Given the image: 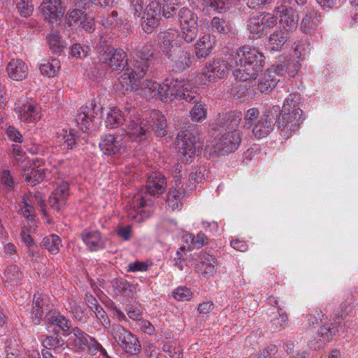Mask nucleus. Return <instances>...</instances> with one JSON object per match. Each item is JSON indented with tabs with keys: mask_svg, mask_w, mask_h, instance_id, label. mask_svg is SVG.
Instances as JSON below:
<instances>
[{
	"mask_svg": "<svg viewBox=\"0 0 358 358\" xmlns=\"http://www.w3.org/2000/svg\"><path fill=\"white\" fill-rule=\"evenodd\" d=\"M148 265L144 262L136 261L131 262L128 264L127 271L136 272V271H145L148 270Z\"/></svg>",
	"mask_w": 358,
	"mask_h": 358,
	"instance_id": "nucleus-60",
	"label": "nucleus"
},
{
	"mask_svg": "<svg viewBox=\"0 0 358 358\" xmlns=\"http://www.w3.org/2000/svg\"><path fill=\"white\" fill-rule=\"evenodd\" d=\"M198 7L204 10L206 7H210L220 13H224L229 8L231 0H197Z\"/></svg>",
	"mask_w": 358,
	"mask_h": 358,
	"instance_id": "nucleus-39",
	"label": "nucleus"
},
{
	"mask_svg": "<svg viewBox=\"0 0 358 358\" xmlns=\"http://www.w3.org/2000/svg\"><path fill=\"white\" fill-rule=\"evenodd\" d=\"M64 0H43L41 3L40 10L44 20L49 23H57L62 17V3Z\"/></svg>",
	"mask_w": 358,
	"mask_h": 358,
	"instance_id": "nucleus-21",
	"label": "nucleus"
},
{
	"mask_svg": "<svg viewBox=\"0 0 358 358\" xmlns=\"http://www.w3.org/2000/svg\"><path fill=\"white\" fill-rule=\"evenodd\" d=\"M199 140L198 129L192 124L182 128L178 134L179 159L182 163L190 164L192 162L196 155V143Z\"/></svg>",
	"mask_w": 358,
	"mask_h": 358,
	"instance_id": "nucleus-7",
	"label": "nucleus"
},
{
	"mask_svg": "<svg viewBox=\"0 0 358 358\" xmlns=\"http://www.w3.org/2000/svg\"><path fill=\"white\" fill-rule=\"evenodd\" d=\"M150 96L159 99L162 101H171L175 99L183 100L187 103L194 104L190 117L194 122H202L206 117L207 109L201 101L199 94L186 80L173 79L170 83L162 84L150 81L147 87Z\"/></svg>",
	"mask_w": 358,
	"mask_h": 358,
	"instance_id": "nucleus-2",
	"label": "nucleus"
},
{
	"mask_svg": "<svg viewBox=\"0 0 358 358\" xmlns=\"http://www.w3.org/2000/svg\"><path fill=\"white\" fill-rule=\"evenodd\" d=\"M99 61L115 71H122L127 64L126 52L120 48L112 46L100 47Z\"/></svg>",
	"mask_w": 358,
	"mask_h": 358,
	"instance_id": "nucleus-10",
	"label": "nucleus"
},
{
	"mask_svg": "<svg viewBox=\"0 0 358 358\" xmlns=\"http://www.w3.org/2000/svg\"><path fill=\"white\" fill-rule=\"evenodd\" d=\"M90 52V48L87 45H83L80 43H75L71 46V55L73 57L83 59Z\"/></svg>",
	"mask_w": 358,
	"mask_h": 358,
	"instance_id": "nucleus-50",
	"label": "nucleus"
},
{
	"mask_svg": "<svg viewBox=\"0 0 358 358\" xmlns=\"http://www.w3.org/2000/svg\"><path fill=\"white\" fill-rule=\"evenodd\" d=\"M289 3L290 0H282L280 5L274 8L273 14L276 21L282 26V29L293 32L299 24V15Z\"/></svg>",
	"mask_w": 358,
	"mask_h": 358,
	"instance_id": "nucleus-13",
	"label": "nucleus"
},
{
	"mask_svg": "<svg viewBox=\"0 0 358 358\" xmlns=\"http://www.w3.org/2000/svg\"><path fill=\"white\" fill-rule=\"evenodd\" d=\"M321 20V15L317 10L313 8H306L304 10L300 29L303 33L311 34L317 29Z\"/></svg>",
	"mask_w": 358,
	"mask_h": 358,
	"instance_id": "nucleus-24",
	"label": "nucleus"
},
{
	"mask_svg": "<svg viewBox=\"0 0 358 358\" xmlns=\"http://www.w3.org/2000/svg\"><path fill=\"white\" fill-rule=\"evenodd\" d=\"M62 136L64 143L67 149L72 150L80 144L83 145L84 142L86 141V136H77L76 133L73 129H71L69 131L64 130Z\"/></svg>",
	"mask_w": 358,
	"mask_h": 358,
	"instance_id": "nucleus-40",
	"label": "nucleus"
},
{
	"mask_svg": "<svg viewBox=\"0 0 358 358\" xmlns=\"http://www.w3.org/2000/svg\"><path fill=\"white\" fill-rule=\"evenodd\" d=\"M151 121V131L153 130L158 136H164L167 134V123L166 120L164 115L158 111H154L150 115Z\"/></svg>",
	"mask_w": 358,
	"mask_h": 358,
	"instance_id": "nucleus-35",
	"label": "nucleus"
},
{
	"mask_svg": "<svg viewBox=\"0 0 358 358\" xmlns=\"http://www.w3.org/2000/svg\"><path fill=\"white\" fill-rule=\"evenodd\" d=\"M69 196V185L62 182L50 195L48 205L55 211H62L66 206Z\"/></svg>",
	"mask_w": 358,
	"mask_h": 358,
	"instance_id": "nucleus-22",
	"label": "nucleus"
},
{
	"mask_svg": "<svg viewBox=\"0 0 358 358\" xmlns=\"http://www.w3.org/2000/svg\"><path fill=\"white\" fill-rule=\"evenodd\" d=\"M123 135V134H115L101 136L99 144L101 152L108 156L123 153L126 148V141Z\"/></svg>",
	"mask_w": 358,
	"mask_h": 358,
	"instance_id": "nucleus-15",
	"label": "nucleus"
},
{
	"mask_svg": "<svg viewBox=\"0 0 358 358\" xmlns=\"http://www.w3.org/2000/svg\"><path fill=\"white\" fill-rule=\"evenodd\" d=\"M211 28L213 31L222 34H227L231 30L230 22L220 16H215L212 19Z\"/></svg>",
	"mask_w": 358,
	"mask_h": 358,
	"instance_id": "nucleus-42",
	"label": "nucleus"
},
{
	"mask_svg": "<svg viewBox=\"0 0 358 358\" xmlns=\"http://www.w3.org/2000/svg\"><path fill=\"white\" fill-rule=\"evenodd\" d=\"M20 120L24 122H35L41 118L39 108L31 103H24L15 108Z\"/></svg>",
	"mask_w": 358,
	"mask_h": 358,
	"instance_id": "nucleus-31",
	"label": "nucleus"
},
{
	"mask_svg": "<svg viewBox=\"0 0 358 358\" xmlns=\"http://www.w3.org/2000/svg\"><path fill=\"white\" fill-rule=\"evenodd\" d=\"M6 133L7 134V136L11 141H13L17 142V143H22V136L20 133V131L16 128H15L14 127L9 126L6 129Z\"/></svg>",
	"mask_w": 358,
	"mask_h": 358,
	"instance_id": "nucleus-61",
	"label": "nucleus"
},
{
	"mask_svg": "<svg viewBox=\"0 0 358 358\" xmlns=\"http://www.w3.org/2000/svg\"><path fill=\"white\" fill-rule=\"evenodd\" d=\"M82 239L90 251H97L105 248V239L98 231L83 232Z\"/></svg>",
	"mask_w": 358,
	"mask_h": 358,
	"instance_id": "nucleus-30",
	"label": "nucleus"
},
{
	"mask_svg": "<svg viewBox=\"0 0 358 358\" xmlns=\"http://www.w3.org/2000/svg\"><path fill=\"white\" fill-rule=\"evenodd\" d=\"M278 317L272 320L273 326L279 331L284 329L288 323L287 314L280 308H278Z\"/></svg>",
	"mask_w": 358,
	"mask_h": 358,
	"instance_id": "nucleus-49",
	"label": "nucleus"
},
{
	"mask_svg": "<svg viewBox=\"0 0 358 358\" xmlns=\"http://www.w3.org/2000/svg\"><path fill=\"white\" fill-rule=\"evenodd\" d=\"M199 27H180V31L178 34L180 38L184 40L187 43H191L194 41L198 35Z\"/></svg>",
	"mask_w": 358,
	"mask_h": 358,
	"instance_id": "nucleus-47",
	"label": "nucleus"
},
{
	"mask_svg": "<svg viewBox=\"0 0 358 358\" xmlns=\"http://www.w3.org/2000/svg\"><path fill=\"white\" fill-rule=\"evenodd\" d=\"M138 59L136 62L134 68L141 75H145L154 64L155 51L152 50L150 45L138 46L135 49Z\"/></svg>",
	"mask_w": 358,
	"mask_h": 358,
	"instance_id": "nucleus-19",
	"label": "nucleus"
},
{
	"mask_svg": "<svg viewBox=\"0 0 358 358\" xmlns=\"http://www.w3.org/2000/svg\"><path fill=\"white\" fill-rule=\"evenodd\" d=\"M22 176L28 184L34 186L43 180L45 177V169L31 165L23 169Z\"/></svg>",
	"mask_w": 358,
	"mask_h": 358,
	"instance_id": "nucleus-33",
	"label": "nucleus"
},
{
	"mask_svg": "<svg viewBox=\"0 0 358 358\" xmlns=\"http://www.w3.org/2000/svg\"><path fill=\"white\" fill-rule=\"evenodd\" d=\"M185 195V190L182 188H171L167 194L166 203L172 210H178L182 206V199Z\"/></svg>",
	"mask_w": 358,
	"mask_h": 358,
	"instance_id": "nucleus-38",
	"label": "nucleus"
},
{
	"mask_svg": "<svg viewBox=\"0 0 358 358\" xmlns=\"http://www.w3.org/2000/svg\"><path fill=\"white\" fill-rule=\"evenodd\" d=\"M8 77L13 80L20 81L25 79L28 73V67L21 59H11L6 67Z\"/></svg>",
	"mask_w": 358,
	"mask_h": 358,
	"instance_id": "nucleus-27",
	"label": "nucleus"
},
{
	"mask_svg": "<svg viewBox=\"0 0 358 358\" xmlns=\"http://www.w3.org/2000/svg\"><path fill=\"white\" fill-rule=\"evenodd\" d=\"M298 71V64L282 58L272 64L257 83V88L261 93H270L280 82L281 77H294Z\"/></svg>",
	"mask_w": 358,
	"mask_h": 358,
	"instance_id": "nucleus-5",
	"label": "nucleus"
},
{
	"mask_svg": "<svg viewBox=\"0 0 358 358\" xmlns=\"http://www.w3.org/2000/svg\"><path fill=\"white\" fill-rule=\"evenodd\" d=\"M111 334L123 351L127 354L136 355L141 350L137 338L129 331L118 324L111 327Z\"/></svg>",
	"mask_w": 358,
	"mask_h": 358,
	"instance_id": "nucleus-12",
	"label": "nucleus"
},
{
	"mask_svg": "<svg viewBox=\"0 0 358 358\" xmlns=\"http://www.w3.org/2000/svg\"><path fill=\"white\" fill-rule=\"evenodd\" d=\"M279 111L278 106H273L263 114H260L257 108H250L245 115L244 127L251 130L256 138H266L273 130L274 121Z\"/></svg>",
	"mask_w": 358,
	"mask_h": 358,
	"instance_id": "nucleus-4",
	"label": "nucleus"
},
{
	"mask_svg": "<svg viewBox=\"0 0 358 358\" xmlns=\"http://www.w3.org/2000/svg\"><path fill=\"white\" fill-rule=\"evenodd\" d=\"M50 48L55 54H61L65 46L61 41L60 36L57 32H52L48 36Z\"/></svg>",
	"mask_w": 358,
	"mask_h": 358,
	"instance_id": "nucleus-46",
	"label": "nucleus"
},
{
	"mask_svg": "<svg viewBox=\"0 0 358 358\" xmlns=\"http://www.w3.org/2000/svg\"><path fill=\"white\" fill-rule=\"evenodd\" d=\"M66 20L70 27H80L85 31L91 33L95 29L94 19L79 8L69 10Z\"/></svg>",
	"mask_w": 358,
	"mask_h": 358,
	"instance_id": "nucleus-16",
	"label": "nucleus"
},
{
	"mask_svg": "<svg viewBox=\"0 0 358 358\" xmlns=\"http://www.w3.org/2000/svg\"><path fill=\"white\" fill-rule=\"evenodd\" d=\"M166 187V180L164 176L158 172L152 173L148 178L145 192L138 193L128 201V217L138 222L148 217L152 202L148 196L159 197L164 193Z\"/></svg>",
	"mask_w": 358,
	"mask_h": 358,
	"instance_id": "nucleus-3",
	"label": "nucleus"
},
{
	"mask_svg": "<svg viewBox=\"0 0 358 358\" xmlns=\"http://www.w3.org/2000/svg\"><path fill=\"white\" fill-rule=\"evenodd\" d=\"M227 70L226 62L217 59L206 65L203 74L208 81L215 82L217 79L224 78Z\"/></svg>",
	"mask_w": 358,
	"mask_h": 358,
	"instance_id": "nucleus-25",
	"label": "nucleus"
},
{
	"mask_svg": "<svg viewBox=\"0 0 358 358\" xmlns=\"http://www.w3.org/2000/svg\"><path fill=\"white\" fill-rule=\"evenodd\" d=\"M217 148L224 154L233 152L236 150L241 141V133H221Z\"/></svg>",
	"mask_w": 358,
	"mask_h": 358,
	"instance_id": "nucleus-23",
	"label": "nucleus"
},
{
	"mask_svg": "<svg viewBox=\"0 0 358 358\" xmlns=\"http://www.w3.org/2000/svg\"><path fill=\"white\" fill-rule=\"evenodd\" d=\"M195 271L197 273L201 274L205 278L208 279L215 273V266L197 264L195 266Z\"/></svg>",
	"mask_w": 358,
	"mask_h": 358,
	"instance_id": "nucleus-55",
	"label": "nucleus"
},
{
	"mask_svg": "<svg viewBox=\"0 0 358 358\" xmlns=\"http://www.w3.org/2000/svg\"><path fill=\"white\" fill-rule=\"evenodd\" d=\"M64 317V316L61 315L58 312L50 310L45 315V321L48 324L58 327L60 320Z\"/></svg>",
	"mask_w": 358,
	"mask_h": 358,
	"instance_id": "nucleus-57",
	"label": "nucleus"
},
{
	"mask_svg": "<svg viewBox=\"0 0 358 358\" xmlns=\"http://www.w3.org/2000/svg\"><path fill=\"white\" fill-rule=\"evenodd\" d=\"M119 21L117 12L113 10L106 16H103L101 23L106 28H113L119 24Z\"/></svg>",
	"mask_w": 358,
	"mask_h": 358,
	"instance_id": "nucleus-52",
	"label": "nucleus"
},
{
	"mask_svg": "<svg viewBox=\"0 0 358 358\" xmlns=\"http://www.w3.org/2000/svg\"><path fill=\"white\" fill-rule=\"evenodd\" d=\"M178 8L171 5L164 6L162 8V15L164 17V18L167 20L173 19L175 17H178Z\"/></svg>",
	"mask_w": 358,
	"mask_h": 358,
	"instance_id": "nucleus-58",
	"label": "nucleus"
},
{
	"mask_svg": "<svg viewBox=\"0 0 358 358\" xmlns=\"http://www.w3.org/2000/svg\"><path fill=\"white\" fill-rule=\"evenodd\" d=\"M101 115L99 106L96 104L91 103L83 108H80L76 117L77 122L80 130L83 133L90 129L92 124L94 122L96 117Z\"/></svg>",
	"mask_w": 358,
	"mask_h": 358,
	"instance_id": "nucleus-18",
	"label": "nucleus"
},
{
	"mask_svg": "<svg viewBox=\"0 0 358 358\" xmlns=\"http://www.w3.org/2000/svg\"><path fill=\"white\" fill-rule=\"evenodd\" d=\"M1 183L4 187L6 193L14 190L15 182L10 172L8 171H3L1 177Z\"/></svg>",
	"mask_w": 358,
	"mask_h": 358,
	"instance_id": "nucleus-54",
	"label": "nucleus"
},
{
	"mask_svg": "<svg viewBox=\"0 0 358 358\" xmlns=\"http://www.w3.org/2000/svg\"><path fill=\"white\" fill-rule=\"evenodd\" d=\"M22 203L24 207H32V203H36L40 206L42 213L46 215V210L44 208L45 202L40 192L29 193L28 195H24Z\"/></svg>",
	"mask_w": 358,
	"mask_h": 358,
	"instance_id": "nucleus-43",
	"label": "nucleus"
},
{
	"mask_svg": "<svg viewBox=\"0 0 358 358\" xmlns=\"http://www.w3.org/2000/svg\"><path fill=\"white\" fill-rule=\"evenodd\" d=\"M215 42L213 36L206 34L199 38L195 44V55L198 59L206 58L212 52Z\"/></svg>",
	"mask_w": 358,
	"mask_h": 358,
	"instance_id": "nucleus-28",
	"label": "nucleus"
},
{
	"mask_svg": "<svg viewBox=\"0 0 358 358\" xmlns=\"http://www.w3.org/2000/svg\"><path fill=\"white\" fill-rule=\"evenodd\" d=\"M128 123V117H127V112L125 110L121 111L118 108H112L108 113L106 120V125L108 128H115L119 126L122 128H126V124Z\"/></svg>",
	"mask_w": 358,
	"mask_h": 358,
	"instance_id": "nucleus-32",
	"label": "nucleus"
},
{
	"mask_svg": "<svg viewBox=\"0 0 358 358\" xmlns=\"http://www.w3.org/2000/svg\"><path fill=\"white\" fill-rule=\"evenodd\" d=\"M241 119V113L239 111L225 113L218 120L217 129L220 133H241L239 129Z\"/></svg>",
	"mask_w": 358,
	"mask_h": 358,
	"instance_id": "nucleus-20",
	"label": "nucleus"
},
{
	"mask_svg": "<svg viewBox=\"0 0 358 358\" xmlns=\"http://www.w3.org/2000/svg\"><path fill=\"white\" fill-rule=\"evenodd\" d=\"M162 6L157 1H151L146 7L145 17L142 22V28L146 33H152L155 28L157 27L162 15Z\"/></svg>",
	"mask_w": 358,
	"mask_h": 358,
	"instance_id": "nucleus-17",
	"label": "nucleus"
},
{
	"mask_svg": "<svg viewBox=\"0 0 358 358\" xmlns=\"http://www.w3.org/2000/svg\"><path fill=\"white\" fill-rule=\"evenodd\" d=\"M128 123L126 128H122L125 136L133 141L145 140L151 133V123L149 120L139 117L135 108H125Z\"/></svg>",
	"mask_w": 358,
	"mask_h": 358,
	"instance_id": "nucleus-8",
	"label": "nucleus"
},
{
	"mask_svg": "<svg viewBox=\"0 0 358 358\" xmlns=\"http://www.w3.org/2000/svg\"><path fill=\"white\" fill-rule=\"evenodd\" d=\"M206 236L203 233H199L196 236L192 238V244L197 248H201L206 243Z\"/></svg>",
	"mask_w": 358,
	"mask_h": 358,
	"instance_id": "nucleus-64",
	"label": "nucleus"
},
{
	"mask_svg": "<svg viewBox=\"0 0 358 358\" xmlns=\"http://www.w3.org/2000/svg\"><path fill=\"white\" fill-rule=\"evenodd\" d=\"M69 335V340L72 345L78 349L87 350L89 354L92 355L100 352L103 355L108 357L106 350L102 345L79 328H73Z\"/></svg>",
	"mask_w": 358,
	"mask_h": 358,
	"instance_id": "nucleus-11",
	"label": "nucleus"
},
{
	"mask_svg": "<svg viewBox=\"0 0 358 358\" xmlns=\"http://www.w3.org/2000/svg\"><path fill=\"white\" fill-rule=\"evenodd\" d=\"M199 260L200 262L199 264L215 266L217 263L215 258L213 255L207 254L206 252H201L199 255Z\"/></svg>",
	"mask_w": 358,
	"mask_h": 358,
	"instance_id": "nucleus-63",
	"label": "nucleus"
},
{
	"mask_svg": "<svg viewBox=\"0 0 358 358\" xmlns=\"http://www.w3.org/2000/svg\"><path fill=\"white\" fill-rule=\"evenodd\" d=\"M178 20L180 23V27L198 26L197 15L186 7L179 9Z\"/></svg>",
	"mask_w": 358,
	"mask_h": 358,
	"instance_id": "nucleus-36",
	"label": "nucleus"
},
{
	"mask_svg": "<svg viewBox=\"0 0 358 358\" xmlns=\"http://www.w3.org/2000/svg\"><path fill=\"white\" fill-rule=\"evenodd\" d=\"M41 245L47 249L51 254L56 255L59 252L62 241L56 234H51L43 238Z\"/></svg>",
	"mask_w": 358,
	"mask_h": 358,
	"instance_id": "nucleus-41",
	"label": "nucleus"
},
{
	"mask_svg": "<svg viewBox=\"0 0 358 358\" xmlns=\"http://www.w3.org/2000/svg\"><path fill=\"white\" fill-rule=\"evenodd\" d=\"M14 2L22 17H27L31 15L34 6L29 0H14Z\"/></svg>",
	"mask_w": 358,
	"mask_h": 358,
	"instance_id": "nucleus-48",
	"label": "nucleus"
},
{
	"mask_svg": "<svg viewBox=\"0 0 358 358\" xmlns=\"http://www.w3.org/2000/svg\"><path fill=\"white\" fill-rule=\"evenodd\" d=\"M277 25L273 13L263 12L250 17L247 22L250 38L255 40L261 38L268 34L270 29Z\"/></svg>",
	"mask_w": 358,
	"mask_h": 358,
	"instance_id": "nucleus-9",
	"label": "nucleus"
},
{
	"mask_svg": "<svg viewBox=\"0 0 358 358\" xmlns=\"http://www.w3.org/2000/svg\"><path fill=\"white\" fill-rule=\"evenodd\" d=\"M162 48L166 56L174 64L176 71H182L189 66L190 57L183 47L171 44L168 40L163 41Z\"/></svg>",
	"mask_w": 358,
	"mask_h": 358,
	"instance_id": "nucleus-14",
	"label": "nucleus"
},
{
	"mask_svg": "<svg viewBox=\"0 0 358 358\" xmlns=\"http://www.w3.org/2000/svg\"><path fill=\"white\" fill-rule=\"evenodd\" d=\"M43 345L48 349L56 350V348H59L64 345V341L59 338L57 336H46L45 338L43 340Z\"/></svg>",
	"mask_w": 358,
	"mask_h": 358,
	"instance_id": "nucleus-53",
	"label": "nucleus"
},
{
	"mask_svg": "<svg viewBox=\"0 0 358 358\" xmlns=\"http://www.w3.org/2000/svg\"><path fill=\"white\" fill-rule=\"evenodd\" d=\"M289 31L282 28L274 31L268 36L269 48L274 51L283 49L289 41Z\"/></svg>",
	"mask_w": 358,
	"mask_h": 358,
	"instance_id": "nucleus-29",
	"label": "nucleus"
},
{
	"mask_svg": "<svg viewBox=\"0 0 358 358\" xmlns=\"http://www.w3.org/2000/svg\"><path fill=\"white\" fill-rule=\"evenodd\" d=\"M192 292L186 287H179L173 292V296L178 301H189L192 297Z\"/></svg>",
	"mask_w": 358,
	"mask_h": 358,
	"instance_id": "nucleus-56",
	"label": "nucleus"
},
{
	"mask_svg": "<svg viewBox=\"0 0 358 358\" xmlns=\"http://www.w3.org/2000/svg\"><path fill=\"white\" fill-rule=\"evenodd\" d=\"M60 68V62L54 58L40 65V71L42 74L49 77L54 76Z\"/></svg>",
	"mask_w": 358,
	"mask_h": 358,
	"instance_id": "nucleus-45",
	"label": "nucleus"
},
{
	"mask_svg": "<svg viewBox=\"0 0 358 358\" xmlns=\"http://www.w3.org/2000/svg\"><path fill=\"white\" fill-rule=\"evenodd\" d=\"M302 114L303 111L295 101L286 99L276 122L281 136L288 139L298 131L303 120Z\"/></svg>",
	"mask_w": 358,
	"mask_h": 358,
	"instance_id": "nucleus-6",
	"label": "nucleus"
},
{
	"mask_svg": "<svg viewBox=\"0 0 358 358\" xmlns=\"http://www.w3.org/2000/svg\"><path fill=\"white\" fill-rule=\"evenodd\" d=\"M341 317H337L335 323L329 324H323L319 331L318 334L320 336L322 340L324 341H329L332 339L333 336L342 329Z\"/></svg>",
	"mask_w": 358,
	"mask_h": 358,
	"instance_id": "nucleus-37",
	"label": "nucleus"
},
{
	"mask_svg": "<svg viewBox=\"0 0 358 358\" xmlns=\"http://www.w3.org/2000/svg\"><path fill=\"white\" fill-rule=\"evenodd\" d=\"M143 76L135 68L134 70L127 69L121 75L119 79V84L121 85L123 91L135 90L140 83V78Z\"/></svg>",
	"mask_w": 358,
	"mask_h": 358,
	"instance_id": "nucleus-26",
	"label": "nucleus"
},
{
	"mask_svg": "<svg viewBox=\"0 0 358 358\" xmlns=\"http://www.w3.org/2000/svg\"><path fill=\"white\" fill-rule=\"evenodd\" d=\"M273 0H248L247 6L250 9H263L266 5L271 4Z\"/></svg>",
	"mask_w": 358,
	"mask_h": 358,
	"instance_id": "nucleus-59",
	"label": "nucleus"
},
{
	"mask_svg": "<svg viewBox=\"0 0 358 358\" xmlns=\"http://www.w3.org/2000/svg\"><path fill=\"white\" fill-rule=\"evenodd\" d=\"M4 278L11 285H17L22 280L23 274L17 266L10 265L5 270Z\"/></svg>",
	"mask_w": 358,
	"mask_h": 358,
	"instance_id": "nucleus-44",
	"label": "nucleus"
},
{
	"mask_svg": "<svg viewBox=\"0 0 358 358\" xmlns=\"http://www.w3.org/2000/svg\"><path fill=\"white\" fill-rule=\"evenodd\" d=\"M117 234L120 237L122 238L125 241H127L131 236L132 227L130 225L120 227L117 230Z\"/></svg>",
	"mask_w": 358,
	"mask_h": 358,
	"instance_id": "nucleus-62",
	"label": "nucleus"
},
{
	"mask_svg": "<svg viewBox=\"0 0 358 358\" xmlns=\"http://www.w3.org/2000/svg\"><path fill=\"white\" fill-rule=\"evenodd\" d=\"M264 57L257 50L244 45L230 55L228 64L233 69L236 80L235 88L241 96L252 95L254 87L257 86L255 79L264 65Z\"/></svg>",
	"mask_w": 358,
	"mask_h": 358,
	"instance_id": "nucleus-1",
	"label": "nucleus"
},
{
	"mask_svg": "<svg viewBox=\"0 0 358 358\" xmlns=\"http://www.w3.org/2000/svg\"><path fill=\"white\" fill-rule=\"evenodd\" d=\"M327 320V317L325 316L322 311L315 310L310 313L308 316V324L310 327H315L320 323H324V320Z\"/></svg>",
	"mask_w": 358,
	"mask_h": 358,
	"instance_id": "nucleus-51",
	"label": "nucleus"
},
{
	"mask_svg": "<svg viewBox=\"0 0 358 358\" xmlns=\"http://www.w3.org/2000/svg\"><path fill=\"white\" fill-rule=\"evenodd\" d=\"M45 297L41 294H35L34 296L31 313L36 324L39 322L45 310H50L48 306L45 304Z\"/></svg>",
	"mask_w": 358,
	"mask_h": 358,
	"instance_id": "nucleus-34",
	"label": "nucleus"
}]
</instances>
